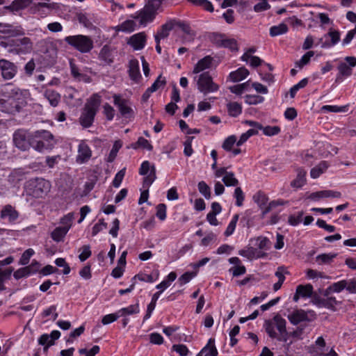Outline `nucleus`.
<instances>
[{
    "label": "nucleus",
    "instance_id": "4468645a",
    "mask_svg": "<svg viewBox=\"0 0 356 356\" xmlns=\"http://www.w3.org/2000/svg\"><path fill=\"white\" fill-rule=\"evenodd\" d=\"M238 254L250 260L263 258L267 255L266 252L253 247H248L245 249L241 250Z\"/></svg>",
    "mask_w": 356,
    "mask_h": 356
},
{
    "label": "nucleus",
    "instance_id": "0e129e2a",
    "mask_svg": "<svg viewBox=\"0 0 356 356\" xmlns=\"http://www.w3.org/2000/svg\"><path fill=\"white\" fill-rule=\"evenodd\" d=\"M33 254L34 251L31 248L24 251L19 259V264L22 266L26 265L29 262L30 258Z\"/></svg>",
    "mask_w": 356,
    "mask_h": 356
},
{
    "label": "nucleus",
    "instance_id": "cd10ccee",
    "mask_svg": "<svg viewBox=\"0 0 356 356\" xmlns=\"http://www.w3.org/2000/svg\"><path fill=\"white\" fill-rule=\"evenodd\" d=\"M253 200L262 211L268 201V197L262 191H259L253 195Z\"/></svg>",
    "mask_w": 356,
    "mask_h": 356
},
{
    "label": "nucleus",
    "instance_id": "7c9ffc66",
    "mask_svg": "<svg viewBox=\"0 0 356 356\" xmlns=\"http://www.w3.org/2000/svg\"><path fill=\"white\" fill-rule=\"evenodd\" d=\"M288 30L287 25L284 23H281L270 27L269 33L271 37H275L287 33Z\"/></svg>",
    "mask_w": 356,
    "mask_h": 356
},
{
    "label": "nucleus",
    "instance_id": "a19ab883",
    "mask_svg": "<svg viewBox=\"0 0 356 356\" xmlns=\"http://www.w3.org/2000/svg\"><path fill=\"white\" fill-rule=\"evenodd\" d=\"M163 1L164 0H145V3L144 6L152 11H155V13L157 14V11L159 10Z\"/></svg>",
    "mask_w": 356,
    "mask_h": 356
},
{
    "label": "nucleus",
    "instance_id": "f8f14e48",
    "mask_svg": "<svg viewBox=\"0 0 356 356\" xmlns=\"http://www.w3.org/2000/svg\"><path fill=\"white\" fill-rule=\"evenodd\" d=\"M92 156V150L85 141H81L78 146L76 161L83 164L88 162Z\"/></svg>",
    "mask_w": 356,
    "mask_h": 356
},
{
    "label": "nucleus",
    "instance_id": "4c0bfd02",
    "mask_svg": "<svg viewBox=\"0 0 356 356\" xmlns=\"http://www.w3.org/2000/svg\"><path fill=\"white\" fill-rule=\"evenodd\" d=\"M156 169L154 165L152 166L149 174L144 177L143 179V188H148L152 185V184L156 179Z\"/></svg>",
    "mask_w": 356,
    "mask_h": 356
},
{
    "label": "nucleus",
    "instance_id": "8fccbe9b",
    "mask_svg": "<svg viewBox=\"0 0 356 356\" xmlns=\"http://www.w3.org/2000/svg\"><path fill=\"white\" fill-rule=\"evenodd\" d=\"M166 83L165 79L162 76V75H159L156 80L152 83V85L149 87V90L156 91L160 88L163 87Z\"/></svg>",
    "mask_w": 356,
    "mask_h": 356
},
{
    "label": "nucleus",
    "instance_id": "37998d69",
    "mask_svg": "<svg viewBox=\"0 0 356 356\" xmlns=\"http://www.w3.org/2000/svg\"><path fill=\"white\" fill-rule=\"evenodd\" d=\"M314 52L313 51H307L302 56L300 60L296 62L295 65L299 68H302L304 65L309 63L311 58L314 56Z\"/></svg>",
    "mask_w": 356,
    "mask_h": 356
},
{
    "label": "nucleus",
    "instance_id": "ea45409f",
    "mask_svg": "<svg viewBox=\"0 0 356 356\" xmlns=\"http://www.w3.org/2000/svg\"><path fill=\"white\" fill-rule=\"evenodd\" d=\"M122 144L120 140H116L114 143L113 147L109 153V155L106 159L107 162L111 163L115 160L119 149L122 147Z\"/></svg>",
    "mask_w": 356,
    "mask_h": 356
},
{
    "label": "nucleus",
    "instance_id": "6e6552de",
    "mask_svg": "<svg viewBox=\"0 0 356 356\" xmlns=\"http://www.w3.org/2000/svg\"><path fill=\"white\" fill-rule=\"evenodd\" d=\"M113 103L118 108L122 117L125 118H131L134 116V111L131 107L129 100L123 98L120 95L115 94L113 96Z\"/></svg>",
    "mask_w": 356,
    "mask_h": 356
},
{
    "label": "nucleus",
    "instance_id": "412c9836",
    "mask_svg": "<svg viewBox=\"0 0 356 356\" xmlns=\"http://www.w3.org/2000/svg\"><path fill=\"white\" fill-rule=\"evenodd\" d=\"M218 350L213 339H210L207 344L202 349L197 356H217Z\"/></svg>",
    "mask_w": 356,
    "mask_h": 356
},
{
    "label": "nucleus",
    "instance_id": "c85d7f7f",
    "mask_svg": "<svg viewBox=\"0 0 356 356\" xmlns=\"http://www.w3.org/2000/svg\"><path fill=\"white\" fill-rule=\"evenodd\" d=\"M0 46L6 49L9 53L17 54V39H6L0 41Z\"/></svg>",
    "mask_w": 356,
    "mask_h": 356
},
{
    "label": "nucleus",
    "instance_id": "a878e982",
    "mask_svg": "<svg viewBox=\"0 0 356 356\" xmlns=\"http://www.w3.org/2000/svg\"><path fill=\"white\" fill-rule=\"evenodd\" d=\"M336 257L334 253L321 254L316 257L315 262L319 266L330 264Z\"/></svg>",
    "mask_w": 356,
    "mask_h": 356
},
{
    "label": "nucleus",
    "instance_id": "c756f323",
    "mask_svg": "<svg viewBox=\"0 0 356 356\" xmlns=\"http://www.w3.org/2000/svg\"><path fill=\"white\" fill-rule=\"evenodd\" d=\"M273 321L275 323V326L280 334L282 335L284 334H286V322L284 318H283L280 314H277L273 317Z\"/></svg>",
    "mask_w": 356,
    "mask_h": 356
},
{
    "label": "nucleus",
    "instance_id": "a211bd4d",
    "mask_svg": "<svg viewBox=\"0 0 356 356\" xmlns=\"http://www.w3.org/2000/svg\"><path fill=\"white\" fill-rule=\"evenodd\" d=\"M213 58L210 56H207L200 59L195 65L193 73L198 74L205 70L209 69L211 66Z\"/></svg>",
    "mask_w": 356,
    "mask_h": 356
},
{
    "label": "nucleus",
    "instance_id": "f257e3e1",
    "mask_svg": "<svg viewBox=\"0 0 356 356\" xmlns=\"http://www.w3.org/2000/svg\"><path fill=\"white\" fill-rule=\"evenodd\" d=\"M27 90L6 84L0 89V111L14 114L26 105Z\"/></svg>",
    "mask_w": 356,
    "mask_h": 356
},
{
    "label": "nucleus",
    "instance_id": "39448f33",
    "mask_svg": "<svg viewBox=\"0 0 356 356\" xmlns=\"http://www.w3.org/2000/svg\"><path fill=\"white\" fill-rule=\"evenodd\" d=\"M64 40L81 53H88L93 48V41L87 35H76L67 36Z\"/></svg>",
    "mask_w": 356,
    "mask_h": 356
},
{
    "label": "nucleus",
    "instance_id": "1a4fd4ad",
    "mask_svg": "<svg viewBox=\"0 0 356 356\" xmlns=\"http://www.w3.org/2000/svg\"><path fill=\"white\" fill-rule=\"evenodd\" d=\"M346 63H341L337 69L339 73L336 78V82H339L344 77H348L352 74L353 67L356 65V58L353 56H347L345 58Z\"/></svg>",
    "mask_w": 356,
    "mask_h": 356
},
{
    "label": "nucleus",
    "instance_id": "f03ea898",
    "mask_svg": "<svg viewBox=\"0 0 356 356\" xmlns=\"http://www.w3.org/2000/svg\"><path fill=\"white\" fill-rule=\"evenodd\" d=\"M53 135L48 131L40 130L35 132H30L24 129L16 130L13 135L14 145L22 151L29 150L37 138H52Z\"/></svg>",
    "mask_w": 356,
    "mask_h": 356
},
{
    "label": "nucleus",
    "instance_id": "3c124183",
    "mask_svg": "<svg viewBox=\"0 0 356 356\" xmlns=\"http://www.w3.org/2000/svg\"><path fill=\"white\" fill-rule=\"evenodd\" d=\"M347 287V281L341 280L338 282L333 283L330 286V289L333 292L339 293Z\"/></svg>",
    "mask_w": 356,
    "mask_h": 356
},
{
    "label": "nucleus",
    "instance_id": "ddd939ff",
    "mask_svg": "<svg viewBox=\"0 0 356 356\" xmlns=\"http://www.w3.org/2000/svg\"><path fill=\"white\" fill-rule=\"evenodd\" d=\"M146 40L147 35L145 33L140 32L131 36L127 43L132 47L134 50H140L145 46Z\"/></svg>",
    "mask_w": 356,
    "mask_h": 356
},
{
    "label": "nucleus",
    "instance_id": "b1692460",
    "mask_svg": "<svg viewBox=\"0 0 356 356\" xmlns=\"http://www.w3.org/2000/svg\"><path fill=\"white\" fill-rule=\"evenodd\" d=\"M248 74L249 71L243 67L236 71L232 72L229 76L233 82H238L245 79Z\"/></svg>",
    "mask_w": 356,
    "mask_h": 356
},
{
    "label": "nucleus",
    "instance_id": "5fc2aeb1",
    "mask_svg": "<svg viewBox=\"0 0 356 356\" xmlns=\"http://www.w3.org/2000/svg\"><path fill=\"white\" fill-rule=\"evenodd\" d=\"M236 143H237L236 136H230L225 140L222 147L226 151H231Z\"/></svg>",
    "mask_w": 356,
    "mask_h": 356
},
{
    "label": "nucleus",
    "instance_id": "58836bf2",
    "mask_svg": "<svg viewBox=\"0 0 356 356\" xmlns=\"http://www.w3.org/2000/svg\"><path fill=\"white\" fill-rule=\"evenodd\" d=\"M252 215V212L250 210H248L245 212L244 216L241 220V222L243 223V226L250 228L254 225V218Z\"/></svg>",
    "mask_w": 356,
    "mask_h": 356
},
{
    "label": "nucleus",
    "instance_id": "473e14b6",
    "mask_svg": "<svg viewBox=\"0 0 356 356\" xmlns=\"http://www.w3.org/2000/svg\"><path fill=\"white\" fill-rule=\"evenodd\" d=\"M325 36H330L331 38V42H324L321 47L323 48L329 47L330 46L336 44L340 40V33L338 31L330 30Z\"/></svg>",
    "mask_w": 356,
    "mask_h": 356
},
{
    "label": "nucleus",
    "instance_id": "f704fd0d",
    "mask_svg": "<svg viewBox=\"0 0 356 356\" xmlns=\"http://www.w3.org/2000/svg\"><path fill=\"white\" fill-rule=\"evenodd\" d=\"M313 293V286L311 284L298 285L297 293L300 294L302 298H309Z\"/></svg>",
    "mask_w": 356,
    "mask_h": 356
},
{
    "label": "nucleus",
    "instance_id": "a18cd8bd",
    "mask_svg": "<svg viewBox=\"0 0 356 356\" xmlns=\"http://www.w3.org/2000/svg\"><path fill=\"white\" fill-rule=\"evenodd\" d=\"M266 332L272 339L277 338V334L275 331V323L273 321H266L265 322Z\"/></svg>",
    "mask_w": 356,
    "mask_h": 356
},
{
    "label": "nucleus",
    "instance_id": "de8ad7c7",
    "mask_svg": "<svg viewBox=\"0 0 356 356\" xmlns=\"http://www.w3.org/2000/svg\"><path fill=\"white\" fill-rule=\"evenodd\" d=\"M284 201L278 200H273L268 203V204H266L264 210L262 211V217H264L265 215H266L268 213H269L273 209L275 208L277 206L283 205Z\"/></svg>",
    "mask_w": 356,
    "mask_h": 356
},
{
    "label": "nucleus",
    "instance_id": "69168bd1",
    "mask_svg": "<svg viewBox=\"0 0 356 356\" xmlns=\"http://www.w3.org/2000/svg\"><path fill=\"white\" fill-rule=\"evenodd\" d=\"M261 129L265 135L270 136L277 135L280 132V128L278 126H267Z\"/></svg>",
    "mask_w": 356,
    "mask_h": 356
},
{
    "label": "nucleus",
    "instance_id": "864d4df0",
    "mask_svg": "<svg viewBox=\"0 0 356 356\" xmlns=\"http://www.w3.org/2000/svg\"><path fill=\"white\" fill-rule=\"evenodd\" d=\"M310 349V353L313 355V356H338V354L332 348L328 353H324L321 350H318L316 349L315 346H311Z\"/></svg>",
    "mask_w": 356,
    "mask_h": 356
},
{
    "label": "nucleus",
    "instance_id": "72a5a7b5",
    "mask_svg": "<svg viewBox=\"0 0 356 356\" xmlns=\"http://www.w3.org/2000/svg\"><path fill=\"white\" fill-rule=\"evenodd\" d=\"M227 107L229 115L232 117H237L242 112L241 105L237 102H229Z\"/></svg>",
    "mask_w": 356,
    "mask_h": 356
},
{
    "label": "nucleus",
    "instance_id": "09e8293b",
    "mask_svg": "<svg viewBox=\"0 0 356 356\" xmlns=\"http://www.w3.org/2000/svg\"><path fill=\"white\" fill-rule=\"evenodd\" d=\"M238 214H235L231 222H229V224L228 225L225 232V235L226 236H229L230 235H232L236 228V223H237V221L238 220Z\"/></svg>",
    "mask_w": 356,
    "mask_h": 356
},
{
    "label": "nucleus",
    "instance_id": "338daca9",
    "mask_svg": "<svg viewBox=\"0 0 356 356\" xmlns=\"http://www.w3.org/2000/svg\"><path fill=\"white\" fill-rule=\"evenodd\" d=\"M81 249L82 252L79 255V259L81 261H84L91 256L92 252L89 245H83Z\"/></svg>",
    "mask_w": 356,
    "mask_h": 356
},
{
    "label": "nucleus",
    "instance_id": "bb28decb",
    "mask_svg": "<svg viewBox=\"0 0 356 356\" xmlns=\"http://www.w3.org/2000/svg\"><path fill=\"white\" fill-rule=\"evenodd\" d=\"M329 164L327 161H323L311 170L310 175L312 178L316 179L327 169Z\"/></svg>",
    "mask_w": 356,
    "mask_h": 356
},
{
    "label": "nucleus",
    "instance_id": "6ab92c4d",
    "mask_svg": "<svg viewBox=\"0 0 356 356\" xmlns=\"http://www.w3.org/2000/svg\"><path fill=\"white\" fill-rule=\"evenodd\" d=\"M129 75L130 78L138 81L141 77L140 74L139 63L137 59H131L129 62Z\"/></svg>",
    "mask_w": 356,
    "mask_h": 356
},
{
    "label": "nucleus",
    "instance_id": "5701e85b",
    "mask_svg": "<svg viewBox=\"0 0 356 356\" xmlns=\"http://www.w3.org/2000/svg\"><path fill=\"white\" fill-rule=\"evenodd\" d=\"M44 97L48 100L50 105L56 107L60 102V95L56 91L47 89L44 92Z\"/></svg>",
    "mask_w": 356,
    "mask_h": 356
},
{
    "label": "nucleus",
    "instance_id": "6e6d98bb",
    "mask_svg": "<svg viewBox=\"0 0 356 356\" xmlns=\"http://www.w3.org/2000/svg\"><path fill=\"white\" fill-rule=\"evenodd\" d=\"M125 171H126V168H122V170H120L115 176V178L113 181V186L115 187V188H118L124 177V175H125Z\"/></svg>",
    "mask_w": 356,
    "mask_h": 356
},
{
    "label": "nucleus",
    "instance_id": "680f3d73",
    "mask_svg": "<svg viewBox=\"0 0 356 356\" xmlns=\"http://www.w3.org/2000/svg\"><path fill=\"white\" fill-rule=\"evenodd\" d=\"M229 272L232 273L234 277H238L244 275L246 272V268L243 264L234 266L229 269Z\"/></svg>",
    "mask_w": 356,
    "mask_h": 356
},
{
    "label": "nucleus",
    "instance_id": "4d7b16f0",
    "mask_svg": "<svg viewBox=\"0 0 356 356\" xmlns=\"http://www.w3.org/2000/svg\"><path fill=\"white\" fill-rule=\"evenodd\" d=\"M321 304L326 308L334 310L335 306L337 304V301L334 297H327V298L323 299L321 300Z\"/></svg>",
    "mask_w": 356,
    "mask_h": 356
},
{
    "label": "nucleus",
    "instance_id": "393cba45",
    "mask_svg": "<svg viewBox=\"0 0 356 356\" xmlns=\"http://www.w3.org/2000/svg\"><path fill=\"white\" fill-rule=\"evenodd\" d=\"M306 171L302 169L297 170L296 178L291 182V186L293 188H301L306 182Z\"/></svg>",
    "mask_w": 356,
    "mask_h": 356
},
{
    "label": "nucleus",
    "instance_id": "bf43d9fd",
    "mask_svg": "<svg viewBox=\"0 0 356 356\" xmlns=\"http://www.w3.org/2000/svg\"><path fill=\"white\" fill-rule=\"evenodd\" d=\"M73 220V214L70 213L67 215L63 217L60 220V223L63 225L61 226L64 229H67L68 232L72 226V222Z\"/></svg>",
    "mask_w": 356,
    "mask_h": 356
},
{
    "label": "nucleus",
    "instance_id": "0eeeda50",
    "mask_svg": "<svg viewBox=\"0 0 356 356\" xmlns=\"http://www.w3.org/2000/svg\"><path fill=\"white\" fill-rule=\"evenodd\" d=\"M197 89L204 94L213 92L219 89L218 84L213 81L209 72H203L197 80Z\"/></svg>",
    "mask_w": 356,
    "mask_h": 356
},
{
    "label": "nucleus",
    "instance_id": "dca6fc26",
    "mask_svg": "<svg viewBox=\"0 0 356 356\" xmlns=\"http://www.w3.org/2000/svg\"><path fill=\"white\" fill-rule=\"evenodd\" d=\"M17 54H27L33 50V42L28 37L17 39Z\"/></svg>",
    "mask_w": 356,
    "mask_h": 356
},
{
    "label": "nucleus",
    "instance_id": "9d476101",
    "mask_svg": "<svg viewBox=\"0 0 356 356\" xmlns=\"http://www.w3.org/2000/svg\"><path fill=\"white\" fill-rule=\"evenodd\" d=\"M156 15L155 11H152L144 6L131 17L136 22H138L139 26H146L148 24L154 21Z\"/></svg>",
    "mask_w": 356,
    "mask_h": 356
},
{
    "label": "nucleus",
    "instance_id": "c03bdc74",
    "mask_svg": "<svg viewBox=\"0 0 356 356\" xmlns=\"http://www.w3.org/2000/svg\"><path fill=\"white\" fill-rule=\"evenodd\" d=\"M197 186L200 193L204 195L206 199H209L211 197V189L206 182L201 181L198 183Z\"/></svg>",
    "mask_w": 356,
    "mask_h": 356
},
{
    "label": "nucleus",
    "instance_id": "aec40b11",
    "mask_svg": "<svg viewBox=\"0 0 356 356\" xmlns=\"http://www.w3.org/2000/svg\"><path fill=\"white\" fill-rule=\"evenodd\" d=\"M1 218H8L10 222H13L19 217V213L11 205H6L1 211Z\"/></svg>",
    "mask_w": 356,
    "mask_h": 356
},
{
    "label": "nucleus",
    "instance_id": "4be33fe9",
    "mask_svg": "<svg viewBox=\"0 0 356 356\" xmlns=\"http://www.w3.org/2000/svg\"><path fill=\"white\" fill-rule=\"evenodd\" d=\"M99 58L106 65H110L113 62V56L110 47L104 45L102 48L99 54Z\"/></svg>",
    "mask_w": 356,
    "mask_h": 356
},
{
    "label": "nucleus",
    "instance_id": "13d9d810",
    "mask_svg": "<svg viewBox=\"0 0 356 356\" xmlns=\"http://www.w3.org/2000/svg\"><path fill=\"white\" fill-rule=\"evenodd\" d=\"M264 98L259 95H248L245 96V102L248 104H257L263 102Z\"/></svg>",
    "mask_w": 356,
    "mask_h": 356
},
{
    "label": "nucleus",
    "instance_id": "2f4dec72",
    "mask_svg": "<svg viewBox=\"0 0 356 356\" xmlns=\"http://www.w3.org/2000/svg\"><path fill=\"white\" fill-rule=\"evenodd\" d=\"M67 232V229H64L61 226L58 227L52 231L51 233V237L54 241L58 243L64 240Z\"/></svg>",
    "mask_w": 356,
    "mask_h": 356
},
{
    "label": "nucleus",
    "instance_id": "c9c22d12",
    "mask_svg": "<svg viewBox=\"0 0 356 356\" xmlns=\"http://www.w3.org/2000/svg\"><path fill=\"white\" fill-rule=\"evenodd\" d=\"M222 181L226 186H236L238 184V180L232 172L226 173L222 177Z\"/></svg>",
    "mask_w": 356,
    "mask_h": 356
},
{
    "label": "nucleus",
    "instance_id": "052dcab7",
    "mask_svg": "<svg viewBox=\"0 0 356 356\" xmlns=\"http://www.w3.org/2000/svg\"><path fill=\"white\" fill-rule=\"evenodd\" d=\"M193 138H194L193 136L187 137L186 140L184 143V154L187 156H191L193 152V148L191 146V143H192Z\"/></svg>",
    "mask_w": 356,
    "mask_h": 356
},
{
    "label": "nucleus",
    "instance_id": "7ed1b4c3",
    "mask_svg": "<svg viewBox=\"0 0 356 356\" xmlns=\"http://www.w3.org/2000/svg\"><path fill=\"white\" fill-rule=\"evenodd\" d=\"M100 104L101 97L98 94H94L85 105L83 111L79 118V122L84 128H88L92 124Z\"/></svg>",
    "mask_w": 356,
    "mask_h": 356
},
{
    "label": "nucleus",
    "instance_id": "603ef678",
    "mask_svg": "<svg viewBox=\"0 0 356 356\" xmlns=\"http://www.w3.org/2000/svg\"><path fill=\"white\" fill-rule=\"evenodd\" d=\"M222 47L228 48L231 51H237L238 49L237 42L235 39H233V38H225L224 44H222Z\"/></svg>",
    "mask_w": 356,
    "mask_h": 356
},
{
    "label": "nucleus",
    "instance_id": "774afa93",
    "mask_svg": "<svg viewBox=\"0 0 356 356\" xmlns=\"http://www.w3.org/2000/svg\"><path fill=\"white\" fill-rule=\"evenodd\" d=\"M196 275L195 273L193 272H186L184 273L179 278V282L180 285H184L189 282Z\"/></svg>",
    "mask_w": 356,
    "mask_h": 356
},
{
    "label": "nucleus",
    "instance_id": "e433bc0d",
    "mask_svg": "<svg viewBox=\"0 0 356 356\" xmlns=\"http://www.w3.org/2000/svg\"><path fill=\"white\" fill-rule=\"evenodd\" d=\"M139 312L138 305H130L127 307L122 308L118 312L120 316H124L126 315H131L134 314H138Z\"/></svg>",
    "mask_w": 356,
    "mask_h": 356
},
{
    "label": "nucleus",
    "instance_id": "9b49d317",
    "mask_svg": "<svg viewBox=\"0 0 356 356\" xmlns=\"http://www.w3.org/2000/svg\"><path fill=\"white\" fill-rule=\"evenodd\" d=\"M0 70L2 77L5 80H10L17 74V68L13 63L6 59H1Z\"/></svg>",
    "mask_w": 356,
    "mask_h": 356
},
{
    "label": "nucleus",
    "instance_id": "f3484780",
    "mask_svg": "<svg viewBox=\"0 0 356 356\" xmlns=\"http://www.w3.org/2000/svg\"><path fill=\"white\" fill-rule=\"evenodd\" d=\"M54 137L52 138L35 139L33 140V143H32L31 147L38 152H42L47 149H51L54 145V144L51 143Z\"/></svg>",
    "mask_w": 356,
    "mask_h": 356
},
{
    "label": "nucleus",
    "instance_id": "423d86ee",
    "mask_svg": "<svg viewBox=\"0 0 356 356\" xmlns=\"http://www.w3.org/2000/svg\"><path fill=\"white\" fill-rule=\"evenodd\" d=\"M317 316L312 310L296 309L290 313L287 318L293 325H298L302 323H309L316 320Z\"/></svg>",
    "mask_w": 356,
    "mask_h": 356
},
{
    "label": "nucleus",
    "instance_id": "2eb2a0df",
    "mask_svg": "<svg viewBox=\"0 0 356 356\" xmlns=\"http://www.w3.org/2000/svg\"><path fill=\"white\" fill-rule=\"evenodd\" d=\"M0 33L8 35V37H17L24 34V29L21 26H15L11 24H0Z\"/></svg>",
    "mask_w": 356,
    "mask_h": 356
},
{
    "label": "nucleus",
    "instance_id": "20e7f679",
    "mask_svg": "<svg viewBox=\"0 0 356 356\" xmlns=\"http://www.w3.org/2000/svg\"><path fill=\"white\" fill-rule=\"evenodd\" d=\"M49 190V182L42 178L30 179L26 185L27 194L35 198L44 197Z\"/></svg>",
    "mask_w": 356,
    "mask_h": 356
},
{
    "label": "nucleus",
    "instance_id": "e2e57ef3",
    "mask_svg": "<svg viewBox=\"0 0 356 356\" xmlns=\"http://www.w3.org/2000/svg\"><path fill=\"white\" fill-rule=\"evenodd\" d=\"M31 273V266H26L18 269L14 273V277L18 280L23 277H26Z\"/></svg>",
    "mask_w": 356,
    "mask_h": 356
},
{
    "label": "nucleus",
    "instance_id": "49530a36",
    "mask_svg": "<svg viewBox=\"0 0 356 356\" xmlns=\"http://www.w3.org/2000/svg\"><path fill=\"white\" fill-rule=\"evenodd\" d=\"M234 197L236 199V205L237 207H241L243 204L245 199L244 193L240 187H236L234 190Z\"/></svg>",
    "mask_w": 356,
    "mask_h": 356
},
{
    "label": "nucleus",
    "instance_id": "79ce46f5",
    "mask_svg": "<svg viewBox=\"0 0 356 356\" xmlns=\"http://www.w3.org/2000/svg\"><path fill=\"white\" fill-rule=\"evenodd\" d=\"M136 25V22L132 19H128L119 26V30L124 32H131L134 31Z\"/></svg>",
    "mask_w": 356,
    "mask_h": 356
}]
</instances>
